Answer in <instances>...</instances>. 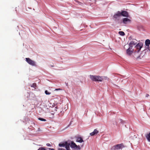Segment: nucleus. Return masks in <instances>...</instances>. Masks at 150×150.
Returning a JSON list of instances; mask_svg holds the SVG:
<instances>
[{"mask_svg":"<svg viewBox=\"0 0 150 150\" xmlns=\"http://www.w3.org/2000/svg\"><path fill=\"white\" fill-rule=\"evenodd\" d=\"M72 149L76 150H80L81 149V147L80 146L77 145L73 141H70V142L68 143V141H66V150H71L69 146Z\"/></svg>","mask_w":150,"mask_h":150,"instance_id":"f257e3e1","label":"nucleus"},{"mask_svg":"<svg viewBox=\"0 0 150 150\" xmlns=\"http://www.w3.org/2000/svg\"><path fill=\"white\" fill-rule=\"evenodd\" d=\"M90 78L91 80L94 81H102V78L101 76H95L90 75Z\"/></svg>","mask_w":150,"mask_h":150,"instance_id":"f03ea898","label":"nucleus"},{"mask_svg":"<svg viewBox=\"0 0 150 150\" xmlns=\"http://www.w3.org/2000/svg\"><path fill=\"white\" fill-rule=\"evenodd\" d=\"M145 44L146 46V49L142 51V53H143L144 52L145 53L146 52H150L149 45L150 44V40L149 39L146 40L145 41Z\"/></svg>","mask_w":150,"mask_h":150,"instance_id":"7ed1b4c3","label":"nucleus"},{"mask_svg":"<svg viewBox=\"0 0 150 150\" xmlns=\"http://www.w3.org/2000/svg\"><path fill=\"white\" fill-rule=\"evenodd\" d=\"M124 147L123 144H117L113 146L111 149L112 150H120Z\"/></svg>","mask_w":150,"mask_h":150,"instance_id":"20e7f679","label":"nucleus"},{"mask_svg":"<svg viewBox=\"0 0 150 150\" xmlns=\"http://www.w3.org/2000/svg\"><path fill=\"white\" fill-rule=\"evenodd\" d=\"M25 60L29 64L33 66H36L35 62L30 59V58H26Z\"/></svg>","mask_w":150,"mask_h":150,"instance_id":"39448f33","label":"nucleus"},{"mask_svg":"<svg viewBox=\"0 0 150 150\" xmlns=\"http://www.w3.org/2000/svg\"><path fill=\"white\" fill-rule=\"evenodd\" d=\"M143 44L141 43H139L135 46L136 48L135 52H138L140 51L141 49L142 48Z\"/></svg>","mask_w":150,"mask_h":150,"instance_id":"423d86ee","label":"nucleus"},{"mask_svg":"<svg viewBox=\"0 0 150 150\" xmlns=\"http://www.w3.org/2000/svg\"><path fill=\"white\" fill-rule=\"evenodd\" d=\"M137 43V40L135 39H132L129 43V47L132 48L133 46L135 45Z\"/></svg>","mask_w":150,"mask_h":150,"instance_id":"0eeeda50","label":"nucleus"},{"mask_svg":"<svg viewBox=\"0 0 150 150\" xmlns=\"http://www.w3.org/2000/svg\"><path fill=\"white\" fill-rule=\"evenodd\" d=\"M134 51V50L132 48L129 47V48L127 50L126 52L128 55H130Z\"/></svg>","mask_w":150,"mask_h":150,"instance_id":"6e6552de","label":"nucleus"},{"mask_svg":"<svg viewBox=\"0 0 150 150\" xmlns=\"http://www.w3.org/2000/svg\"><path fill=\"white\" fill-rule=\"evenodd\" d=\"M131 22V20L127 18H125L123 19V22L125 24H127L128 23H130Z\"/></svg>","mask_w":150,"mask_h":150,"instance_id":"1a4fd4ad","label":"nucleus"},{"mask_svg":"<svg viewBox=\"0 0 150 150\" xmlns=\"http://www.w3.org/2000/svg\"><path fill=\"white\" fill-rule=\"evenodd\" d=\"M98 132V131L97 130V129H95L93 132L91 133L90 134L91 136H93L97 134Z\"/></svg>","mask_w":150,"mask_h":150,"instance_id":"9d476101","label":"nucleus"},{"mask_svg":"<svg viewBox=\"0 0 150 150\" xmlns=\"http://www.w3.org/2000/svg\"><path fill=\"white\" fill-rule=\"evenodd\" d=\"M121 13V16L125 17H127L128 16V13L127 12L125 11H122Z\"/></svg>","mask_w":150,"mask_h":150,"instance_id":"9b49d317","label":"nucleus"},{"mask_svg":"<svg viewBox=\"0 0 150 150\" xmlns=\"http://www.w3.org/2000/svg\"><path fill=\"white\" fill-rule=\"evenodd\" d=\"M76 142L79 143H82L83 142V141L81 137H78L76 138Z\"/></svg>","mask_w":150,"mask_h":150,"instance_id":"f8f14e48","label":"nucleus"},{"mask_svg":"<svg viewBox=\"0 0 150 150\" xmlns=\"http://www.w3.org/2000/svg\"><path fill=\"white\" fill-rule=\"evenodd\" d=\"M59 146L60 147H65V148H66V142L64 143H60L59 144Z\"/></svg>","mask_w":150,"mask_h":150,"instance_id":"ddd939ff","label":"nucleus"},{"mask_svg":"<svg viewBox=\"0 0 150 150\" xmlns=\"http://www.w3.org/2000/svg\"><path fill=\"white\" fill-rule=\"evenodd\" d=\"M146 137L148 141L150 142V132L146 135Z\"/></svg>","mask_w":150,"mask_h":150,"instance_id":"4468645a","label":"nucleus"},{"mask_svg":"<svg viewBox=\"0 0 150 150\" xmlns=\"http://www.w3.org/2000/svg\"><path fill=\"white\" fill-rule=\"evenodd\" d=\"M101 77L102 78V81L103 80H108L109 79L106 76H101Z\"/></svg>","mask_w":150,"mask_h":150,"instance_id":"2eb2a0df","label":"nucleus"},{"mask_svg":"<svg viewBox=\"0 0 150 150\" xmlns=\"http://www.w3.org/2000/svg\"><path fill=\"white\" fill-rule=\"evenodd\" d=\"M118 33L121 35L124 36L125 35V34L124 33L123 31H119Z\"/></svg>","mask_w":150,"mask_h":150,"instance_id":"dca6fc26","label":"nucleus"},{"mask_svg":"<svg viewBox=\"0 0 150 150\" xmlns=\"http://www.w3.org/2000/svg\"><path fill=\"white\" fill-rule=\"evenodd\" d=\"M31 87L35 88L36 87V84L35 83H33L31 86Z\"/></svg>","mask_w":150,"mask_h":150,"instance_id":"f3484780","label":"nucleus"},{"mask_svg":"<svg viewBox=\"0 0 150 150\" xmlns=\"http://www.w3.org/2000/svg\"><path fill=\"white\" fill-rule=\"evenodd\" d=\"M116 14L119 17L120 16H121V13L119 11H118Z\"/></svg>","mask_w":150,"mask_h":150,"instance_id":"a211bd4d","label":"nucleus"},{"mask_svg":"<svg viewBox=\"0 0 150 150\" xmlns=\"http://www.w3.org/2000/svg\"><path fill=\"white\" fill-rule=\"evenodd\" d=\"M38 120L41 121H46V120L45 119H43L42 118H38Z\"/></svg>","mask_w":150,"mask_h":150,"instance_id":"6ab92c4d","label":"nucleus"},{"mask_svg":"<svg viewBox=\"0 0 150 150\" xmlns=\"http://www.w3.org/2000/svg\"><path fill=\"white\" fill-rule=\"evenodd\" d=\"M45 93L46 95H50L51 93H50L48 92L47 90H46L45 91Z\"/></svg>","mask_w":150,"mask_h":150,"instance_id":"aec40b11","label":"nucleus"},{"mask_svg":"<svg viewBox=\"0 0 150 150\" xmlns=\"http://www.w3.org/2000/svg\"><path fill=\"white\" fill-rule=\"evenodd\" d=\"M113 17H114V18H115V19H117L119 17L116 14H115L114 15Z\"/></svg>","mask_w":150,"mask_h":150,"instance_id":"412c9836","label":"nucleus"},{"mask_svg":"<svg viewBox=\"0 0 150 150\" xmlns=\"http://www.w3.org/2000/svg\"><path fill=\"white\" fill-rule=\"evenodd\" d=\"M38 150H47L43 148V147H40V148L38 149Z\"/></svg>","mask_w":150,"mask_h":150,"instance_id":"4be33fe9","label":"nucleus"},{"mask_svg":"<svg viewBox=\"0 0 150 150\" xmlns=\"http://www.w3.org/2000/svg\"><path fill=\"white\" fill-rule=\"evenodd\" d=\"M71 122H69V124L66 127V128H68V127H69L70 125H71Z\"/></svg>","mask_w":150,"mask_h":150,"instance_id":"5701e85b","label":"nucleus"},{"mask_svg":"<svg viewBox=\"0 0 150 150\" xmlns=\"http://www.w3.org/2000/svg\"><path fill=\"white\" fill-rule=\"evenodd\" d=\"M46 145L48 146H51V145L49 143H47L46 144Z\"/></svg>","mask_w":150,"mask_h":150,"instance_id":"b1692460","label":"nucleus"},{"mask_svg":"<svg viewBox=\"0 0 150 150\" xmlns=\"http://www.w3.org/2000/svg\"><path fill=\"white\" fill-rule=\"evenodd\" d=\"M58 150H65V149H63L62 148H60L58 149Z\"/></svg>","mask_w":150,"mask_h":150,"instance_id":"393cba45","label":"nucleus"},{"mask_svg":"<svg viewBox=\"0 0 150 150\" xmlns=\"http://www.w3.org/2000/svg\"><path fill=\"white\" fill-rule=\"evenodd\" d=\"M149 96V95L148 94H146V97H148Z\"/></svg>","mask_w":150,"mask_h":150,"instance_id":"a878e982","label":"nucleus"},{"mask_svg":"<svg viewBox=\"0 0 150 150\" xmlns=\"http://www.w3.org/2000/svg\"><path fill=\"white\" fill-rule=\"evenodd\" d=\"M49 149L50 150H54V149L49 148Z\"/></svg>","mask_w":150,"mask_h":150,"instance_id":"bb28decb","label":"nucleus"},{"mask_svg":"<svg viewBox=\"0 0 150 150\" xmlns=\"http://www.w3.org/2000/svg\"><path fill=\"white\" fill-rule=\"evenodd\" d=\"M61 89L60 88H59V89H55V90H60Z\"/></svg>","mask_w":150,"mask_h":150,"instance_id":"cd10ccee","label":"nucleus"}]
</instances>
